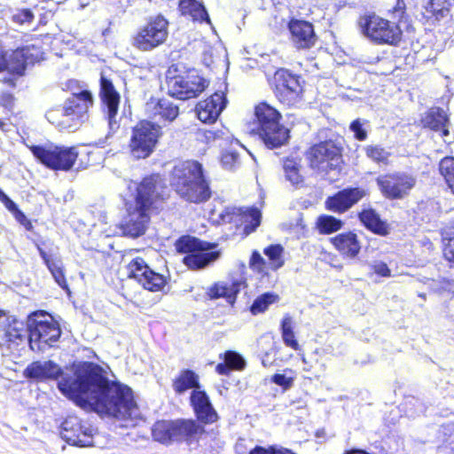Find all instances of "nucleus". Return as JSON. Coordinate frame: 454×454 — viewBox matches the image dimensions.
<instances>
[{
	"mask_svg": "<svg viewBox=\"0 0 454 454\" xmlns=\"http://www.w3.org/2000/svg\"><path fill=\"white\" fill-rule=\"evenodd\" d=\"M4 122L0 120V129H4Z\"/></svg>",
	"mask_w": 454,
	"mask_h": 454,
	"instance_id": "obj_62",
	"label": "nucleus"
},
{
	"mask_svg": "<svg viewBox=\"0 0 454 454\" xmlns=\"http://www.w3.org/2000/svg\"><path fill=\"white\" fill-rule=\"evenodd\" d=\"M374 272L381 277H388L390 276V270L387 265L382 262H375L372 265Z\"/></svg>",
	"mask_w": 454,
	"mask_h": 454,
	"instance_id": "obj_53",
	"label": "nucleus"
},
{
	"mask_svg": "<svg viewBox=\"0 0 454 454\" xmlns=\"http://www.w3.org/2000/svg\"><path fill=\"white\" fill-rule=\"evenodd\" d=\"M280 330L284 344L295 351H301V346L294 332V322L291 316H284V317L281 320Z\"/></svg>",
	"mask_w": 454,
	"mask_h": 454,
	"instance_id": "obj_37",
	"label": "nucleus"
},
{
	"mask_svg": "<svg viewBox=\"0 0 454 454\" xmlns=\"http://www.w3.org/2000/svg\"><path fill=\"white\" fill-rule=\"evenodd\" d=\"M450 0H427L424 5L427 19L434 18L437 20L444 19L450 15Z\"/></svg>",
	"mask_w": 454,
	"mask_h": 454,
	"instance_id": "obj_32",
	"label": "nucleus"
},
{
	"mask_svg": "<svg viewBox=\"0 0 454 454\" xmlns=\"http://www.w3.org/2000/svg\"><path fill=\"white\" fill-rule=\"evenodd\" d=\"M176 441L196 438L204 432L203 427L192 419L174 420Z\"/></svg>",
	"mask_w": 454,
	"mask_h": 454,
	"instance_id": "obj_28",
	"label": "nucleus"
},
{
	"mask_svg": "<svg viewBox=\"0 0 454 454\" xmlns=\"http://www.w3.org/2000/svg\"><path fill=\"white\" fill-rule=\"evenodd\" d=\"M283 247L280 245H271L264 249V254L269 258V268L276 270L284 265L282 258Z\"/></svg>",
	"mask_w": 454,
	"mask_h": 454,
	"instance_id": "obj_42",
	"label": "nucleus"
},
{
	"mask_svg": "<svg viewBox=\"0 0 454 454\" xmlns=\"http://www.w3.org/2000/svg\"><path fill=\"white\" fill-rule=\"evenodd\" d=\"M223 360L231 370H242L246 365L243 356L235 351H226L223 354Z\"/></svg>",
	"mask_w": 454,
	"mask_h": 454,
	"instance_id": "obj_46",
	"label": "nucleus"
},
{
	"mask_svg": "<svg viewBox=\"0 0 454 454\" xmlns=\"http://www.w3.org/2000/svg\"><path fill=\"white\" fill-rule=\"evenodd\" d=\"M275 94L280 103L294 106L301 100L302 87L300 78L288 70L280 69L275 74Z\"/></svg>",
	"mask_w": 454,
	"mask_h": 454,
	"instance_id": "obj_16",
	"label": "nucleus"
},
{
	"mask_svg": "<svg viewBox=\"0 0 454 454\" xmlns=\"http://www.w3.org/2000/svg\"><path fill=\"white\" fill-rule=\"evenodd\" d=\"M227 99L223 92H215L208 98L200 101L196 106V114L204 123L215 122L221 112L225 108Z\"/></svg>",
	"mask_w": 454,
	"mask_h": 454,
	"instance_id": "obj_20",
	"label": "nucleus"
},
{
	"mask_svg": "<svg viewBox=\"0 0 454 454\" xmlns=\"http://www.w3.org/2000/svg\"><path fill=\"white\" fill-rule=\"evenodd\" d=\"M331 240L334 247L343 256L348 258L356 257L361 249V246L357 240L356 234L351 231L340 233L333 238Z\"/></svg>",
	"mask_w": 454,
	"mask_h": 454,
	"instance_id": "obj_26",
	"label": "nucleus"
},
{
	"mask_svg": "<svg viewBox=\"0 0 454 454\" xmlns=\"http://www.w3.org/2000/svg\"><path fill=\"white\" fill-rule=\"evenodd\" d=\"M28 147L39 162L53 170L68 171L79 155L75 146L67 147L51 144Z\"/></svg>",
	"mask_w": 454,
	"mask_h": 454,
	"instance_id": "obj_8",
	"label": "nucleus"
},
{
	"mask_svg": "<svg viewBox=\"0 0 454 454\" xmlns=\"http://www.w3.org/2000/svg\"><path fill=\"white\" fill-rule=\"evenodd\" d=\"M172 185L180 197L189 202L201 203L211 195L202 173V166L194 160L182 161L174 167Z\"/></svg>",
	"mask_w": 454,
	"mask_h": 454,
	"instance_id": "obj_3",
	"label": "nucleus"
},
{
	"mask_svg": "<svg viewBox=\"0 0 454 454\" xmlns=\"http://www.w3.org/2000/svg\"><path fill=\"white\" fill-rule=\"evenodd\" d=\"M392 13L394 15V19H397L400 22L405 14V3L403 0H396V4L393 8Z\"/></svg>",
	"mask_w": 454,
	"mask_h": 454,
	"instance_id": "obj_52",
	"label": "nucleus"
},
{
	"mask_svg": "<svg viewBox=\"0 0 454 454\" xmlns=\"http://www.w3.org/2000/svg\"><path fill=\"white\" fill-rule=\"evenodd\" d=\"M168 36V21L162 16L151 17L133 38V46L150 51L162 45Z\"/></svg>",
	"mask_w": 454,
	"mask_h": 454,
	"instance_id": "obj_9",
	"label": "nucleus"
},
{
	"mask_svg": "<svg viewBox=\"0 0 454 454\" xmlns=\"http://www.w3.org/2000/svg\"><path fill=\"white\" fill-rule=\"evenodd\" d=\"M365 152L367 157L378 163L386 164L390 155L386 149L379 145H369L365 148Z\"/></svg>",
	"mask_w": 454,
	"mask_h": 454,
	"instance_id": "obj_44",
	"label": "nucleus"
},
{
	"mask_svg": "<svg viewBox=\"0 0 454 454\" xmlns=\"http://www.w3.org/2000/svg\"><path fill=\"white\" fill-rule=\"evenodd\" d=\"M323 434H324V431H317V434H316V436L317 438H319L320 436H322Z\"/></svg>",
	"mask_w": 454,
	"mask_h": 454,
	"instance_id": "obj_61",
	"label": "nucleus"
},
{
	"mask_svg": "<svg viewBox=\"0 0 454 454\" xmlns=\"http://www.w3.org/2000/svg\"><path fill=\"white\" fill-rule=\"evenodd\" d=\"M4 316V312L2 310H0V317Z\"/></svg>",
	"mask_w": 454,
	"mask_h": 454,
	"instance_id": "obj_64",
	"label": "nucleus"
},
{
	"mask_svg": "<svg viewBox=\"0 0 454 454\" xmlns=\"http://www.w3.org/2000/svg\"><path fill=\"white\" fill-rule=\"evenodd\" d=\"M93 105L89 90L73 93L64 105L46 113L47 120L59 129L74 131L88 120V112Z\"/></svg>",
	"mask_w": 454,
	"mask_h": 454,
	"instance_id": "obj_4",
	"label": "nucleus"
},
{
	"mask_svg": "<svg viewBox=\"0 0 454 454\" xmlns=\"http://www.w3.org/2000/svg\"><path fill=\"white\" fill-rule=\"evenodd\" d=\"M24 375L37 381L55 380L60 376L58 388L77 405L90 407L99 414L119 419H133L138 415L137 406L129 387L110 381L104 370L85 362L69 373H63L56 363L35 361L27 366Z\"/></svg>",
	"mask_w": 454,
	"mask_h": 454,
	"instance_id": "obj_1",
	"label": "nucleus"
},
{
	"mask_svg": "<svg viewBox=\"0 0 454 454\" xmlns=\"http://www.w3.org/2000/svg\"><path fill=\"white\" fill-rule=\"evenodd\" d=\"M254 114L258 124V134L268 148L285 145L289 138V130L282 124L278 110L266 103L255 107Z\"/></svg>",
	"mask_w": 454,
	"mask_h": 454,
	"instance_id": "obj_5",
	"label": "nucleus"
},
{
	"mask_svg": "<svg viewBox=\"0 0 454 454\" xmlns=\"http://www.w3.org/2000/svg\"><path fill=\"white\" fill-rule=\"evenodd\" d=\"M367 123L366 121L356 119L350 124V130L354 133L355 137L359 141H364L367 137V132L364 129V125Z\"/></svg>",
	"mask_w": 454,
	"mask_h": 454,
	"instance_id": "obj_48",
	"label": "nucleus"
},
{
	"mask_svg": "<svg viewBox=\"0 0 454 454\" xmlns=\"http://www.w3.org/2000/svg\"><path fill=\"white\" fill-rule=\"evenodd\" d=\"M7 69V58L0 47V72Z\"/></svg>",
	"mask_w": 454,
	"mask_h": 454,
	"instance_id": "obj_58",
	"label": "nucleus"
},
{
	"mask_svg": "<svg viewBox=\"0 0 454 454\" xmlns=\"http://www.w3.org/2000/svg\"><path fill=\"white\" fill-rule=\"evenodd\" d=\"M176 247L179 253L187 254L183 261L192 270L202 269L219 257L218 252L210 251L205 243L190 236L180 238Z\"/></svg>",
	"mask_w": 454,
	"mask_h": 454,
	"instance_id": "obj_11",
	"label": "nucleus"
},
{
	"mask_svg": "<svg viewBox=\"0 0 454 454\" xmlns=\"http://www.w3.org/2000/svg\"><path fill=\"white\" fill-rule=\"evenodd\" d=\"M166 189L158 175L145 177L137 186L135 203L129 207L128 215L121 223L125 236L137 238L145 234L150 222V214L159 207Z\"/></svg>",
	"mask_w": 454,
	"mask_h": 454,
	"instance_id": "obj_2",
	"label": "nucleus"
},
{
	"mask_svg": "<svg viewBox=\"0 0 454 454\" xmlns=\"http://www.w3.org/2000/svg\"><path fill=\"white\" fill-rule=\"evenodd\" d=\"M27 333L30 348L42 352L51 347L60 337L61 331L51 316L34 313L27 319Z\"/></svg>",
	"mask_w": 454,
	"mask_h": 454,
	"instance_id": "obj_7",
	"label": "nucleus"
},
{
	"mask_svg": "<svg viewBox=\"0 0 454 454\" xmlns=\"http://www.w3.org/2000/svg\"><path fill=\"white\" fill-rule=\"evenodd\" d=\"M362 34L378 44L398 46L403 39V31L398 23L378 15H368L359 19Z\"/></svg>",
	"mask_w": 454,
	"mask_h": 454,
	"instance_id": "obj_6",
	"label": "nucleus"
},
{
	"mask_svg": "<svg viewBox=\"0 0 454 454\" xmlns=\"http://www.w3.org/2000/svg\"><path fill=\"white\" fill-rule=\"evenodd\" d=\"M285 176L293 185L303 183V176L300 173L301 164L295 159H286L283 165Z\"/></svg>",
	"mask_w": 454,
	"mask_h": 454,
	"instance_id": "obj_38",
	"label": "nucleus"
},
{
	"mask_svg": "<svg viewBox=\"0 0 454 454\" xmlns=\"http://www.w3.org/2000/svg\"><path fill=\"white\" fill-rule=\"evenodd\" d=\"M382 195L388 200H403L417 184L416 177L407 172L381 175L376 179Z\"/></svg>",
	"mask_w": 454,
	"mask_h": 454,
	"instance_id": "obj_12",
	"label": "nucleus"
},
{
	"mask_svg": "<svg viewBox=\"0 0 454 454\" xmlns=\"http://www.w3.org/2000/svg\"><path fill=\"white\" fill-rule=\"evenodd\" d=\"M0 328L3 337L5 338L6 341L10 342L22 339L27 332V327L25 328L21 321L12 317H7L2 322Z\"/></svg>",
	"mask_w": 454,
	"mask_h": 454,
	"instance_id": "obj_30",
	"label": "nucleus"
},
{
	"mask_svg": "<svg viewBox=\"0 0 454 454\" xmlns=\"http://www.w3.org/2000/svg\"><path fill=\"white\" fill-rule=\"evenodd\" d=\"M317 226L321 233H332L342 227V222L332 215H321L317 218Z\"/></svg>",
	"mask_w": 454,
	"mask_h": 454,
	"instance_id": "obj_43",
	"label": "nucleus"
},
{
	"mask_svg": "<svg viewBox=\"0 0 454 454\" xmlns=\"http://www.w3.org/2000/svg\"><path fill=\"white\" fill-rule=\"evenodd\" d=\"M179 8L183 15H190L193 20L210 23L205 6L196 0H181Z\"/></svg>",
	"mask_w": 454,
	"mask_h": 454,
	"instance_id": "obj_33",
	"label": "nucleus"
},
{
	"mask_svg": "<svg viewBox=\"0 0 454 454\" xmlns=\"http://www.w3.org/2000/svg\"><path fill=\"white\" fill-rule=\"evenodd\" d=\"M27 66L21 48L13 51L7 59V70L11 73L21 75Z\"/></svg>",
	"mask_w": 454,
	"mask_h": 454,
	"instance_id": "obj_39",
	"label": "nucleus"
},
{
	"mask_svg": "<svg viewBox=\"0 0 454 454\" xmlns=\"http://www.w3.org/2000/svg\"><path fill=\"white\" fill-rule=\"evenodd\" d=\"M279 297L273 293H265L258 296L250 307L253 315H257L266 311L270 305L278 301Z\"/></svg>",
	"mask_w": 454,
	"mask_h": 454,
	"instance_id": "obj_40",
	"label": "nucleus"
},
{
	"mask_svg": "<svg viewBox=\"0 0 454 454\" xmlns=\"http://www.w3.org/2000/svg\"><path fill=\"white\" fill-rule=\"evenodd\" d=\"M34 20L33 12L28 9H22L12 15V20L15 23L24 25L30 24Z\"/></svg>",
	"mask_w": 454,
	"mask_h": 454,
	"instance_id": "obj_49",
	"label": "nucleus"
},
{
	"mask_svg": "<svg viewBox=\"0 0 454 454\" xmlns=\"http://www.w3.org/2000/svg\"><path fill=\"white\" fill-rule=\"evenodd\" d=\"M93 429L76 416H68L61 425L60 434L69 444L80 447L93 445Z\"/></svg>",
	"mask_w": 454,
	"mask_h": 454,
	"instance_id": "obj_18",
	"label": "nucleus"
},
{
	"mask_svg": "<svg viewBox=\"0 0 454 454\" xmlns=\"http://www.w3.org/2000/svg\"><path fill=\"white\" fill-rule=\"evenodd\" d=\"M239 215L241 216V221L244 223V231L247 234H249L255 231V229L261 223L262 215L259 209L256 207H247V208H238V209H230L226 208L224 213H222L220 215L222 216L224 222L232 221V217L231 215Z\"/></svg>",
	"mask_w": 454,
	"mask_h": 454,
	"instance_id": "obj_23",
	"label": "nucleus"
},
{
	"mask_svg": "<svg viewBox=\"0 0 454 454\" xmlns=\"http://www.w3.org/2000/svg\"><path fill=\"white\" fill-rule=\"evenodd\" d=\"M145 113L158 121H173L178 115V106L168 99H150L145 105Z\"/></svg>",
	"mask_w": 454,
	"mask_h": 454,
	"instance_id": "obj_24",
	"label": "nucleus"
},
{
	"mask_svg": "<svg viewBox=\"0 0 454 454\" xmlns=\"http://www.w3.org/2000/svg\"><path fill=\"white\" fill-rule=\"evenodd\" d=\"M160 126L151 121H142L137 123L131 134L129 150L136 159L149 157L160 136Z\"/></svg>",
	"mask_w": 454,
	"mask_h": 454,
	"instance_id": "obj_10",
	"label": "nucleus"
},
{
	"mask_svg": "<svg viewBox=\"0 0 454 454\" xmlns=\"http://www.w3.org/2000/svg\"><path fill=\"white\" fill-rule=\"evenodd\" d=\"M424 125L429 129L441 132L442 137L449 136V120L443 110L440 108L431 109L423 119Z\"/></svg>",
	"mask_w": 454,
	"mask_h": 454,
	"instance_id": "obj_29",
	"label": "nucleus"
},
{
	"mask_svg": "<svg viewBox=\"0 0 454 454\" xmlns=\"http://www.w3.org/2000/svg\"><path fill=\"white\" fill-rule=\"evenodd\" d=\"M439 171L449 189L454 194V158H443L439 163Z\"/></svg>",
	"mask_w": 454,
	"mask_h": 454,
	"instance_id": "obj_41",
	"label": "nucleus"
},
{
	"mask_svg": "<svg viewBox=\"0 0 454 454\" xmlns=\"http://www.w3.org/2000/svg\"><path fill=\"white\" fill-rule=\"evenodd\" d=\"M28 65H33L43 59V51L40 46L35 44L27 45L21 48Z\"/></svg>",
	"mask_w": 454,
	"mask_h": 454,
	"instance_id": "obj_45",
	"label": "nucleus"
},
{
	"mask_svg": "<svg viewBox=\"0 0 454 454\" xmlns=\"http://www.w3.org/2000/svg\"><path fill=\"white\" fill-rule=\"evenodd\" d=\"M250 267L259 273L265 272L266 262L259 252H253L250 259Z\"/></svg>",
	"mask_w": 454,
	"mask_h": 454,
	"instance_id": "obj_50",
	"label": "nucleus"
},
{
	"mask_svg": "<svg viewBox=\"0 0 454 454\" xmlns=\"http://www.w3.org/2000/svg\"><path fill=\"white\" fill-rule=\"evenodd\" d=\"M207 82L195 70L178 74L168 80L170 96L186 100L199 96L207 87Z\"/></svg>",
	"mask_w": 454,
	"mask_h": 454,
	"instance_id": "obj_13",
	"label": "nucleus"
},
{
	"mask_svg": "<svg viewBox=\"0 0 454 454\" xmlns=\"http://www.w3.org/2000/svg\"><path fill=\"white\" fill-rule=\"evenodd\" d=\"M0 201L5 206V207L12 212L13 215L20 211L16 203L12 201L6 194L1 198Z\"/></svg>",
	"mask_w": 454,
	"mask_h": 454,
	"instance_id": "obj_54",
	"label": "nucleus"
},
{
	"mask_svg": "<svg viewBox=\"0 0 454 454\" xmlns=\"http://www.w3.org/2000/svg\"><path fill=\"white\" fill-rule=\"evenodd\" d=\"M214 137V133H213L212 131H207V132H206V137H207V139H209V138H211V137Z\"/></svg>",
	"mask_w": 454,
	"mask_h": 454,
	"instance_id": "obj_60",
	"label": "nucleus"
},
{
	"mask_svg": "<svg viewBox=\"0 0 454 454\" xmlns=\"http://www.w3.org/2000/svg\"><path fill=\"white\" fill-rule=\"evenodd\" d=\"M191 403L193 406L197 418L204 423H212L217 419L207 394L204 391L195 389L192 392Z\"/></svg>",
	"mask_w": 454,
	"mask_h": 454,
	"instance_id": "obj_25",
	"label": "nucleus"
},
{
	"mask_svg": "<svg viewBox=\"0 0 454 454\" xmlns=\"http://www.w3.org/2000/svg\"><path fill=\"white\" fill-rule=\"evenodd\" d=\"M174 426V420L157 421L152 429L153 439L161 443H169L176 441Z\"/></svg>",
	"mask_w": 454,
	"mask_h": 454,
	"instance_id": "obj_36",
	"label": "nucleus"
},
{
	"mask_svg": "<svg viewBox=\"0 0 454 454\" xmlns=\"http://www.w3.org/2000/svg\"><path fill=\"white\" fill-rule=\"evenodd\" d=\"M100 97L103 104L106 107L109 132L103 139H98V141L96 142V145L98 147H104L108 143L113 133L119 129V123L116 121V116L120 103L119 93L115 90L113 82L104 74H101L100 78Z\"/></svg>",
	"mask_w": 454,
	"mask_h": 454,
	"instance_id": "obj_15",
	"label": "nucleus"
},
{
	"mask_svg": "<svg viewBox=\"0 0 454 454\" xmlns=\"http://www.w3.org/2000/svg\"><path fill=\"white\" fill-rule=\"evenodd\" d=\"M308 158L311 168L322 174H328L339 166L340 151L333 142L325 141L313 145L308 153Z\"/></svg>",
	"mask_w": 454,
	"mask_h": 454,
	"instance_id": "obj_14",
	"label": "nucleus"
},
{
	"mask_svg": "<svg viewBox=\"0 0 454 454\" xmlns=\"http://www.w3.org/2000/svg\"><path fill=\"white\" fill-rule=\"evenodd\" d=\"M127 275L136 279L145 289L152 292L162 290L167 281L166 278L149 268L144 259L137 257L129 262Z\"/></svg>",
	"mask_w": 454,
	"mask_h": 454,
	"instance_id": "obj_17",
	"label": "nucleus"
},
{
	"mask_svg": "<svg viewBox=\"0 0 454 454\" xmlns=\"http://www.w3.org/2000/svg\"><path fill=\"white\" fill-rule=\"evenodd\" d=\"M202 61L205 66L210 67L214 62V54L213 50L209 48L208 50H204Z\"/></svg>",
	"mask_w": 454,
	"mask_h": 454,
	"instance_id": "obj_56",
	"label": "nucleus"
},
{
	"mask_svg": "<svg viewBox=\"0 0 454 454\" xmlns=\"http://www.w3.org/2000/svg\"><path fill=\"white\" fill-rule=\"evenodd\" d=\"M215 371L221 375H228L231 369L229 367L227 363L218 364L215 367Z\"/></svg>",
	"mask_w": 454,
	"mask_h": 454,
	"instance_id": "obj_57",
	"label": "nucleus"
},
{
	"mask_svg": "<svg viewBox=\"0 0 454 454\" xmlns=\"http://www.w3.org/2000/svg\"><path fill=\"white\" fill-rule=\"evenodd\" d=\"M39 254L46 264L48 270L51 273L55 282L68 294L70 290L66 280L63 262L59 257H53L47 254V253L37 246Z\"/></svg>",
	"mask_w": 454,
	"mask_h": 454,
	"instance_id": "obj_27",
	"label": "nucleus"
},
{
	"mask_svg": "<svg viewBox=\"0 0 454 454\" xmlns=\"http://www.w3.org/2000/svg\"><path fill=\"white\" fill-rule=\"evenodd\" d=\"M246 286L242 278L220 281L207 289V294L211 300L224 298L228 303L234 304L237 294Z\"/></svg>",
	"mask_w": 454,
	"mask_h": 454,
	"instance_id": "obj_22",
	"label": "nucleus"
},
{
	"mask_svg": "<svg viewBox=\"0 0 454 454\" xmlns=\"http://www.w3.org/2000/svg\"><path fill=\"white\" fill-rule=\"evenodd\" d=\"M179 8L183 15H190L193 20L210 23L205 6L196 0H181Z\"/></svg>",
	"mask_w": 454,
	"mask_h": 454,
	"instance_id": "obj_34",
	"label": "nucleus"
},
{
	"mask_svg": "<svg viewBox=\"0 0 454 454\" xmlns=\"http://www.w3.org/2000/svg\"><path fill=\"white\" fill-rule=\"evenodd\" d=\"M301 360H302V362H303L304 364H307V361H306V358H305V356H302Z\"/></svg>",
	"mask_w": 454,
	"mask_h": 454,
	"instance_id": "obj_63",
	"label": "nucleus"
},
{
	"mask_svg": "<svg viewBox=\"0 0 454 454\" xmlns=\"http://www.w3.org/2000/svg\"><path fill=\"white\" fill-rule=\"evenodd\" d=\"M14 217L27 230H31V228H32L31 222L27 218V216L20 210L16 212V214L14 215Z\"/></svg>",
	"mask_w": 454,
	"mask_h": 454,
	"instance_id": "obj_55",
	"label": "nucleus"
},
{
	"mask_svg": "<svg viewBox=\"0 0 454 454\" xmlns=\"http://www.w3.org/2000/svg\"><path fill=\"white\" fill-rule=\"evenodd\" d=\"M272 382L275 384L284 387L285 389H288L293 386L294 379L291 377H286L285 374H275L271 378Z\"/></svg>",
	"mask_w": 454,
	"mask_h": 454,
	"instance_id": "obj_51",
	"label": "nucleus"
},
{
	"mask_svg": "<svg viewBox=\"0 0 454 454\" xmlns=\"http://www.w3.org/2000/svg\"><path fill=\"white\" fill-rule=\"evenodd\" d=\"M235 160V157L233 154H225L222 158V162L223 165H227L233 161Z\"/></svg>",
	"mask_w": 454,
	"mask_h": 454,
	"instance_id": "obj_59",
	"label": "nucleus"
},
{
	"mask_svg": "<svg viewBox=\"0 0 454 454\" xmlns=\"http://www.w3.org/2000/svg\"><path fill=\"white\" fill-rule=\"evenodd\" d=\"M200 387L199 376L191 370H183L173 381V389L177 394H183L186 390Z\"/></svg>",
	"mask_w": 454,
	"mask_h": 454,
	"instance_id": "obj_35",
	"label": "nucleus"
},
{
	"mask_svg": "<svg viewBox=\"0 0 454 454\" xmlns=\"http://www.w3.org/2000/svg\"><path fill=\"white\" fill-rule=\"evenodd\" d=\"M362 223L372 232L379 235L387 234V226L373 209H364L358 215Z\"/></svg>",
	"mask_w": 454,
	"mask_h": 454,
	"instance_id": "obj_31",
	"label": "nucleus"
},
{
	"mask_svg": "<svg viewBox=\"0 0 454 454\" xmlns=\"http://www.w3.org/2000/svg\"><path fill=\"white\" fill-rule=\"evenodd\" d=\"M366 195L367 192L363 188H346L327 198L325 207L330 211L344 213Z\"/></svg>",
	"mask_w": 454,
	"mask_h": 454,
	"instance_id": "obj_19",
	"label": "nucleus"
},
{
	"mask_svg": "<svg viewBox=\"0 0 454 454\" xmlns=\"http://www.w3.org/2000/svg\"><path fill=\"white\" fill-rule=\"evenodd\" d=\"M292 35V41L298 49H309L312 47L317 36L311 23L304 20H292L288 24Z\"/></svg>",
	"mask_w": 454,
	"mask_h": 454,
	"instance_id": "obj_21",
	"label": "nucleus"
},
{
	"mask_svg": "<svg viewBox=\"0 0 454 454\" xmlns=\"http://www.w3.org/2000/svg\"><path fill=\"white\" fill-rule=\"evenodd\" d=\"M249 454H295L289 449L286 448H278L274 446H270L269 448H264L262 446H256L253 449Z\"/></svg>",
	"mask_w": 454,
	"mask_h": 454,
	"instance_id": "obj_47",
	"label": "nucleus"
}]
</instances>
